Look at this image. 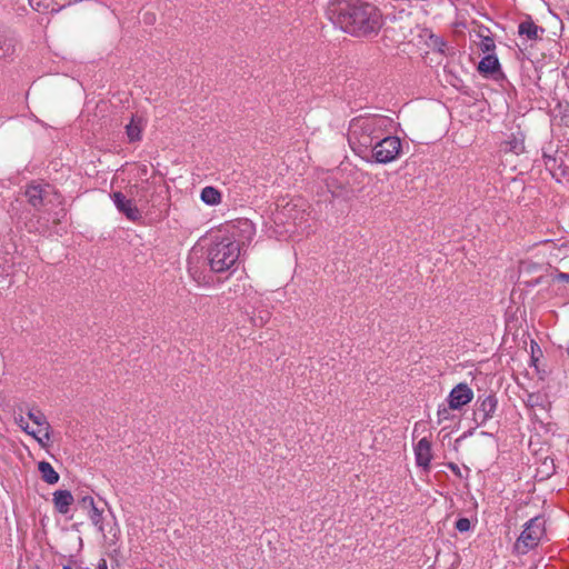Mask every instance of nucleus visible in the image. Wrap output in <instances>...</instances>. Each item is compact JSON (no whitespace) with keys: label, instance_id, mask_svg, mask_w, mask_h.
Returning <instances> with one entry per match:
<instances>
[{"label":"nucleus","instance_id":"1","mask_svg":"<svg viewBox=\"0 0 569 569\" xmlns=\"http://www.w3.org/2000/svg\"><path fill=\"white\" fill-rule=\"evenodd\" d=\"M326 16L336 27L355 37L377 34L382 27L380 10L360 0H332L327 6Z\"/></svg>","mask_w":569,"mask_h":569},{"label":"nucleus","instance_id":"2","mask_svg":"<svg viewBox=\"0 0 569 569\" xmlns=\"http://www.w3.org/2000/svg\"><path fill=\"white\" fill-rule=\"evenodd\" d=\"M392 119L381 114L359 116L351 119L348 142L358 153L368 152L372 144L385 136L392 126Z\"/></svg>","mask_w":569,"mask_h":569},{"label":"nucleus","instance_id":"3","mask_svg":"<svg viewBox=\"0 0 569 569\" xmlns=\"http://www.w3.org/2000/svg\"><path fill=\"white\" fill-rule=\"evenodd\" d=\"M240 246L231 236H217L207 250V260L213 272L229 271L238 261Z\"/></svg>","mask_w":569,"mask_h":569},{"label":"nucleus","instance_id":"4","mask_svg":"<svg viewBox=\"0 0 569 569\" xmlns=\"http://www.w3.org/2000/svg\"><path fill=\"white\" fill-rule=\"evenodd\" d=\"M545 519L542 517H535L530 519L516 542V549L520 553H527L529 550L536 548L546 532Z\"/></svg>","mask_w":569,"mask_h":569},{"label":"nucleus","instance_id":"5","mask_svg":"<svg viewBox=\"0 0 569 569\" xmlns=\"http://www.w3.org/2000/svg\"><path fill=\"white\" fill-rule=\"evenodd\" d=\"M369 151L377 163H390L399 158L402 143L396 136H382L372 144Z\"/></svg>","mask_w":569,"mask_h":569},{"label":"nucleus","instance_id":"6","mask_svg":"<svg viewBox=\"0 0 569 569\" xmlns=\"http://www.w3.org/2000/svg\"><path fill=\"white\" fill-rule=\"evenodd\" d=\"M498 400L493 395L479 397L475 405L473 420L478 426L485 425L493 418L497 410Z\"/></svg>","mask_w":569,"mask_h":569},{"label":"nucleus","instance_id":"7","mask_svg":"<svg viewBox=\"0 0 569 569\" xmlns=\"http://www.w3.org/2000/svg\"><path fill=\"white\" fill-rule=\"evenodd\" d=\"M111 199L120 213L130 221H139L142 218L141 211L134 199L129 198L120 191L113 192Z\"/></svg>","mask_w":569,"mask_h":569},{"label":"nucleus","instance_id":"8","mask_svg":"<svg viewBox=\"0 0 569 569\" xmlns=\"http://www.w3.org/2000/svg\"><path fill=\"white\" fill-rule=\"evenodd\" d=\"M473 398V391L467 383L457 385L448 396L449 409L457 410L469 403Z\"/></svg>","mask_w":569,"mask_h":569},{"label":"nucleus","instance_id":"9","mask_svg":"<svg viewBox=\"0 0 569 569\" xmlns=\"http://www.w3.org/2000/svg\"><path fill=\"white\" fill-rule=\"evenodd\" d=\"M17 39L6 27L0 24V58L11 57L16 51Z\"/></svg>","mask_w":569,"mask_h":569},{"label":"nucleus","instance_id":"10","mask_svg":"<svg viewBox=\"0 0 569 569\" xmlns=\"http://www.w3.org/2000/svg\"><path fill=\"white\" fill-rule=\"evenodd\" d=\"M415 455L417 465L428 468L432 458L431 442L427 438H422L415 447Z\"/></svg>","mask_w":569,"mask_h":569},{"label":"nucleus","instance_id":"11","mask_svg":"<svg viewBox=\"0 0 569 569\" xmlns=\"http://www.w3.org/2000/svg\"><path fill=\"white\" fill-rule=\"evenodd\" d=\"M50 186H41V184H30L26 190V197L28 198V202L33 208H40L43 206V200L46 194L48 193V189Z\"/></svg>","mask_w":569,"mask_h":569},{"label":"nucleus","instance_id":"12","mask_svg":"<svg viewBox=\"0 0 569 569\" xmlns=\"http://www.w3.org/2000/svg\"><path fill=\"white\" fill-rule=\"evenodd\" d=\"M30 6L39 12H58L67 4L68 0H29Z\"/></svg>","mask_w":569,"mask_h":569},{"label":"nucleus","instance_id":"13","mask_svg":"<svg viewBox=\"0 0 569 569\" xmlns=\"http://www.w3.org/2000/svg\"><path fill=\"white\" fill-rule=\"evenodd\" d=\"M53 503L60 513H67L73 503V496L69 490H57L53 492Z\"/></svg>","mask_w":569,"mask_h":569},{"label":"nucleus","instance_id":"14","mask_svg":"<svg viewBox=\"0 0 569 569\" xmlns=\"http://www.w3.org/2000/svg\"><path fill=\"white\" fill-rule=\"evenodd\" d=\"M144 128V121L140 116H132L130 122L126 126V133L130 142L139 141Z\"/></svg>","mask_w":569,"mask_h":569},{"label":"nucleus","instance_id":"15","mask_svg":"<svg viewBox=\"0 0 569 569\" xmlns=\"http://www.w3.org/2000/svg\"><path fill=\"white\" fill-rule=\"evenodd\" d=\"M518 32L520 36H526L529 40H537L540 37L539 32L542 33L543 29L539 28L530 18H528L520 22Z\"/></svg>","mask_w":569,"mask_h":569},{"label":"nucleus","instance_id":"16","mask_svg":"<svg viewBox=\"0 0 569 569\" xmlns=\"http://www.w3.org/2000/svg\"><path fill=\"white\" fill-rule=\"evenodd\" d=\"M38 470L41 473V478L48 485H54L59 481V473L48 461H40L38 463Z\"/></svg>","mask_w":569,"mask_h":569},{"label":"nucleus","instance_id":"17","mask_svg":"<svg viewBox=\"0 0 569 569\" xmlns=\"http://www.w3.org/2000/svg\"><path fill=\"white\" fill-rule=\"evenodd\" d=\"M149 190V184L147 181L142 182L141 184H133L129 188L128 194L138 201L139 203H148L147 193Z\"/></svg>","mask_w":569,"mask_h":569},{"label":"nucleus","instance_id":"18","mask_svg":"<svg viewBox=\"0 0 569 569\" xmlns=\"http://www.w3.org/2000/svg\"><path fill=\"white\" fill-rule=\"evenodd\" d=\"M499 69V60L496 56L488 54L481 59L478 70L481 73L491 74Z\"/></svg>","mask_w":569,"mask_h":569},{"label":"nucleus","instance_id":"19","mask_svg":"<svg viewBox=\"0 0 569 569\" xmlns=\"http://www.w3.org/2000/svg\"><path fill=\"white\" fill-rule=\"evenodd\" d=\"M201 200L209 206H217L221 202V193L213 187H204L200 194Z\"/></svg>","mask_w":569,"mask_h":569},{"label":"nucleus","instance_id":"20","mask_svg":"<svg viewBox=\"0 0 569 569\" xmlns=\"http://www.w3.org/2000/svg\"><path fill=\"white\" fill-rule=\"evenodd\" d=\"M88 517L92 525L96 526L100 532H103L102 511L99 510L96 505L88 509Z\"/></svg>","mask_w":569,"mask_h":569},{"label":"nucleus","instance_id":"21","mask_svg":"<svg viewBox=\"0 0 569 569\" xmlns=\"http://www.w3.org/2000/svg\"><path fill=\"white\" fill-rule=\"evenodd\" d=\"M270 319V312L268 310L254 311L251 317V322L256 327L264 326Z\"/></svg>","mask_w":569,"mask_h":569},{"label":"nucleus","instance_id":"22","mask_svg":"<svg viewBox=\"0 0 569 569\" xmlns=\"http://www.w3.org/2000/svg\"><path fill=\"white\" fill-rule=\"evenodd\" d=\"M27 416H28V418H29L33 423H36V425H38V426L43 427V426H46L47 423H49V422L47 421L46 416H44L41 411H33V410H29V411L27 412Z\"/></svg>","mask_w":569,"mask_h":569},{"label":"nucleus","instance_id":"23","mask_svg":"<svg viewBox=\"0 0 569 569\" xmlns=\"http://www.w3.org/2000/svg\"><path fill=\"white\" fill-rule=\"evenodd\" d=\"M506 144H507V148H506L507 151H511L517 154L522 152L525 149L523 141L520 139H517V138H513L512 140L507 141Z\"/></svg>","mask_w":569,"mask_h":569},{"label":"nucleus","instance_id":"24","mask_svg":"<svg viewBox=\"0 0 569 569\" xmlns=\"http://www.w3.org/2000/svg\"><path fill=\"white\" fill-rule=\"evenodd\" d=\"M43 427H44V432H43V435H42V436H38V435L36 433V437H33V438L37 440V442L40 445V447H41V448H46V447H47L48 441H49V440H50V438H51V433H50V431H51V427H50V425H49V423H47V425H46V426H43Z\"/></svg>","mask_w":569,"mask_h":569},{"label":"nucleus","instance_id":"25","mask_svg":"<svg viewBox=\"0 0 569 569\" xmlns=\"http://www.w3.org/2000/svg\"><path fill=\"white\" fill-rule=\"evenodd\" d=\"M43 427H44V432H43V435H42V436H38V435L36 433V437H33V438L37 440V442L40 445V447H41V448H46V447H47L48 441H49V440H50V438H51V433H50V431H51V427H50V425H49V423H47V425H46V426H43Z\"/></svg>","mask_w":569,"mask_h":569},{"label":"nucleus","instance_id":"26","mask_svg":"<svg viewBox=\"0 0 569 569\" xmlns=\"http://www.w3.org/2000/svg\"><path fill=\"white\" fill-rule=\"evenodd\" d=\"M14 420L17 422V425L28 435L32 436V437H36V431L34 430H30V427H29V423L26 421V419L23 418V416H17L14 417Z\"/></svg>","mask_w":569,"mask_h":569},{"label":"nucleus","instance_id":"27","mask_svg":"<svg viewBox=\"0 0 569 569\" xmlns=\"http://www.w3.org/2000/svg\"><path fill=\"white\" fill-rule=\"evenodd\" d=\"M456 529L460 532L470 530V520L468 518H459L456 522Z\"/></svg>","mask_w":569,"mask_h":569},{"label":"nucleus","instance_id":"28","mask_svg":"<svg viewBox=\"0 0 569 569\" xmlns=\"http://www.w3.org/2000/svg\"><path fill=\"white\" fill-rule=\"evenodd\" d=\"M81 506L86 509H89L91 508L92 506H94V500L91 496H84L82 499H81Z\"/></svg>","mask_w":569,"mask_h":569},{"label":"nucleus","instance_id":"29","mask_svg":"<svg viewBox=\"0 0 569 569\" xmlns=\"http://www.w3.org/2000/svg\"><path fill=\"white\" fill-rule=\"evenodd\" d=\"M438 416L440 419H448L449 417V408H439L438 409Z\"/></svg>","mask_w":569,"mask_h":569},{"label":"nucleus","instance_id":"30","mask_svg":"<svg viewBox=\"0 0 569 569\" xmlns=\"http://www.w3.org/2000/svg\"><path fill=\"white\" fill-rule=\"evenodd\" d=\"M557 279L560 280V281L569 283V273L559 272L557 274Z\"/></svg>","mask_w":569,"mask_h":569},{"label":"nucleus","instance_id":"31","mask_svg":"<svg viewBox=\"0 0 569 569\" xmlns=\"http://www.w3.org/2000/svg\"><path fill=\"white\" fill-rule=\"evenodd\" d=\"M241 226L243 227L244 231H249V232L252 231V224L250 221L246 220V221L241 222Z\"/></svg>","mask_w":569,"mask_h":569},{"label":"nucleus","instance_id":"32","mask_svg":"<svg viewBox=\"0 0 569 569\" xmlns=\"http://www.w3.org/2000/svg\"><path fill=\"white\" fill-rule=\"evenodd\" d=\"M284 216V211L278 212L276 216V221H282V217Z\"/></svg>","mask_w":569,"mask_h":569},{"label":"nucleus","instance_id":"33","mask_svg":"<svg viewBox=\"0 0 569 569\" xmlns=\"http://www.w3.org/2000/svg\"><path fill=\"white\" fill-rule=\"evenodd\" d=\"M99 568H100V569H107L106 561H103V563H102Z\"/></svg>","mask_w":569,"mask_h":569},{"label":"nucleus","instance_id":"34","mask_svg":"<svg viewBox=\"0 0 569 569\" xmlns=\"http://www.w3.org/2000/svg\"><path fill=\"white\" fill-rule=\"evenodd\" d=\"M63 569H72L70 566H63Z\"/></svg>","mask_w":569,"mask_h":569}]
</instances>
